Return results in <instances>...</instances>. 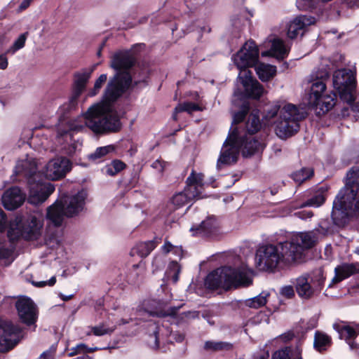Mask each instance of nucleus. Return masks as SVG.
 Returning a JSON list of instances; mask_svg holds the SVG:
<instances>
[{
    "label": "nucleus",
    "instance_id": "2",
    "mask_svg": "<svg viewBox=\"0 0 359 359\" xmlns=\"http://www.w3.org/2000/svg\"><path fill=\"white\" fill-rule=\"evenodd\" d=\"M111 102L104 97L102 102L89 107L84 115L66 122L65 126L58 130L59 135L62 136L72 130L79 131L85 126L97 134L117 132L121 124Z\"/></svg>",
    "mask_w": 359,
    "mask_h": 359
},
{
    "label": "nucleus",
    "instance_id": "7",
    "mask_svg": "<svg viewBox=\"0 0 359 359\" xmlns=\"http://www.w3.org/2000/svg\"><path fill=\"white\" fill-rule=\"evenodd\" d=\"M43 217L40 212H33L26 216H17L11 222L8 237L11 241L22 238L35 241L42 235Z\"/></svg>",
    "mask_w": 359,
    "mask_h": 359
},
{
    "label": "nucleus",
    "instance_id": "4",
    "mask_svg": "<svg viewBox=\"0 0 359 359\" xmlns=\"http://www.w3.org/2000/svg\"><path fill=\"white\" fill-rule=\"evenodd\" d=\"M135 62V57L130 51H120L114 54L111 67L119 72L107 85L104 95L106 100L113 102L130 86L132 78L128 71Z\"/></svg>",
    "mask_w": 359,
    "mask_h": 359
},
{
    "label": "nucleus",
    "instance_id": "57",
    "mask_svg": "<svg viewBox=\"0 0 359 359\" xmlns=\"http://www.w3.org/2000/svg\"><path fill=\"white\" fill-rule=\"evenodd\" d=\"M278 110H279L278 106L273 105L272 107H271L270 108H269L267 109V111H266V114L264 115V118L266 119V121H269L271 118H272L277 114Z\"/></svg>",
    "mask_w": 359,
    "mask_h": 359
},
{
    "label": "nucleus",
    "instance_id": "41",
    "mask_svg": "<svg viewBox=\"0 0 359 359\" xmlns=\"http://www.w3.org/2000/svg\"><path fill=\"white\" fill-rule=\"evenodd\" d=\"M202 108L197 104L193 102H184L179 104L174 110L172 117L175 120H177V114L182 111H187L191 114L195 111H201Z\"/></svg>",
    "mask_w": 359,
    "mask_h": 359
},
{
    "label": "nucleus",
    "instance_id": "23",
    "mask_svg": "<svg viewBox=\"0 0 359 359\" xmlns=\"http://www.w3.org/2000/svg\"><path fill=\"white\" fill-rule=\"evenodd\" d=\"M63 207L62 201L57 200L47 208L46 218L54 226H61L67 217Z\"/></svg>",
    "mask_w": 359,
    "mask_h": 359
},
{
    "label": "nucleus",
    "instance_id": "52",
    "mask_svg": "<svg viewBox=\"0 0 359 359\" xmlns=\"http://www.w3.org/2000/svg\"><path fill=\"white\" fill-rule=\"evenodd\" d=\"M107 76L105 74H101L99 78L95 81L94 88L89 93L90 96H94L98 93L102 85L106 82Z\"/></svg>",
    "mask_w": 359,
    "mask_h": 359
},
{
    "label": "nucleus",
    "instance_id": "22",
    "mask_svg": "<svg viewBox=\"0 0 359 359\" xmlns=\"http://www.w3.org/2000/svg\"><path fill=\"white\" fill-rule=\"evenodd\" d=\"M237 133L238 135V140L241 141V149H242V153L244 156H250L263 149V144L255 140L252 135L247 136L243 134V132L240 131L238 128H237Z\"/></svg>",
    "mask_w": 359,
    "mask_h": 359
},
{
    "label": "nucleus",
    "instance_id": "54",
    "mask_svg": "<svg viewBox=\"0 0 359 359\" xmlns=\"http://www.w3.org/2000/svg\"><path fill=\"white\" fill-rule=\"evenodd\" d=\"M280 293L286 298H292L294 296V291L291 285H286L280 289Z\"/></svg>",
    "mask_w": 359,
    "mask_h": 359
},
{
    "label": "nucleus",
    "instance_id": "12",
    "mask_svg": "<svg viewBox=\"0 0 359 359\" xmlns=\"http://www.w3.org/2000/svg\"><path fill=\"white\" fill-rule=\"evenodd\" d=\"M22 337V330L11 322L0 324V352L13 348Z\"/></svg>",
    "mask_w": 359,
    "mask_h": 359
},
{
    "label": "nucleus",
    "instance_id": "58",
    "mask_svg": "<svg viewBox=\"0 0 359 359\" xmlns=\"http://www.w3.org/2000/svg\"><path fill=\"white\" fill-rule=\"evenodd\" d=\"M56 282V278L55 276H52L48 280L46 281H33L32 283L34 286L38 287H44L46 285L53 286L55 285Z\"/></svg>",
    "mask_w": 359,
    "mask_h": 359
},
{
    "label": "nucleus",
    "instance_id": "29",
    "mask_svg": "<svg viewBox=\"0 0 359 359\" xmlns=\"http://www.w3.org/2000/svg\"><path fill=\"white\" fill-rule=\"evenodd\" d=\"M336 95L334 93H328L327 91L320 97L318 103H313L312 107L319 109L318 114H325L330 110L335 104Z\"/></svg>",
    "mask_w": 359,
    "mask_h": 359
},
{
    "label": "nucleus",
    "instance_id": "53",
    "mask_svg": "<svg viewBox=\"0 0 359 359\" xmlns=\"http://www.w3.org/2000/svg\"><path fill=\"white\" fill-rule=\"evenodd\" d=\"M318 0H297V5L300 10H309L313 8Z\"/></svg>",
    "mask_w": 359,
    "mask_h": 359
},
{
    "label": "nucleus",
    "instance_id": "21",
    "mask_svg": "<svg viewBox=\"0 0 359 359\" xmlns=\"http://www.w3.org/2000/svg\"><path fill=\"white\" fill-rule=\"evenodd\" d=\"M333 328L339 333L341 339H345L351 349L355 348V344L351 341L359 334V325H351L345 322L334 323Z\"/></svg>",
    "mask_w": 359,
    "mask_h": 359
},
{
    "label": "nucleus",
    "instance_id": "19",
    "mask_svg": "<svg viewBox=\"0 0 359 359\" xmlns=\"http://www.w3.org/2000/svg\"><path fill=\"white\" fill-rule=\"evenodd\" d=\"M2 203L4 208L13 210L20 207L25 200V195L17 187L7 189L2 196Z\"/></svg>",
    "mask_w": 359,
    "mask_h": 359
},
{
    "label": "nucleus",
    "instance_id": "17",
    "mask_svg": "<svg viewBox=\"0 0 359 359\" xmlns=\"http://www.w3.org/2000/svg\"><path fill=\"white\" fill-rule=\"evenodd\" d=\"M322 283L323 280H319L318 285H315V283L311 285L309 276H301L296 278L294 286L299 297L302 299H308L313 297L316 292L320 290Z\"/></svg>",
    "mask_w": 359,
    "mask_h": 359
},
{
    "label": "nucleus",
    "instance_id": "38",
    "mask_svg": "<svg viewBox=\"0 0 359 359\" xmlns=\"http://www.w3.org/2000/svg\"><path fill=\"white\" fill-rule=\"evenodd\" d=\"M181 272V267L177 262H171L165 271V278L176 283L179 280V274Z\"/></svg>",
    "mask_w": 359,
    "mask_h": 359
},
{
    "label": "nucleus",
    "instance_id": "56",
    "mask_svg": "<svg viewBox=\"0 0 359 359\" xmlns=\"http://www.w3.org/2000/svg\"><path fill=\"white\" fill-rule=\"evenodd\" d=\"M246 114H247V112L244 110L236 113L233 115L232 126H231V128H238L237 127H234L233 125H236V124L241 122L245 117Z\"/></svg>",
    "mask_w": 359,
    "mask_h": 359
},
{
    "label": "nucleus",
    "instance_id": "45",
    "mask_svg": "<svg viewBox=\"0 0 359 359\" xmlns=\"http://www.w3.org/2000/svg\"><path fill=\"white\" fill-rule=\"evenodd\" d=\"M125 166L126 165L123 162L115 160L105 167L104 172L108 175L114 176L123 170Z\"/></svg>",
    "mask_w": 359,
    "mask_h": 359
},
{
    "label": "nucleus",
    "instance_id": "9",
    "mask_svg": "<svg viewBox=\"0 0 359 359\" xmlns=\"http://www.w3.org/2000/svg\"><path fill=\"white\" fill-rule=\"evenodd\" d=\"M240 150L241 141L238 140L237 128H231L222 147L217 162V169L220 170L222 166L235 163L238 160Z\"/></svg>",
    "mask_w": 359,
    "mask_h": 359
},
{
    "label": "nucleus",
    "instance_id": "42",
    "mask_svg": "<svg viewBox=\"0 0 359 359\" xmlns=\"http://www.w3.org/2000/svg\"><path fill=\"white\" fill-rule=\"evenodd\" d=\"M331 343L330 337L322 332H317L314 337V346L319 351L325 350L326 346H330Z\"/></svg>",
    "mask_w": 359,
    "mask_h": 359
},
{
    "label": "nucleus",
    "instance_id": "26",
    "mask_svg": "<svg viewBox=\"0 0 359 359\" xmlns=\"http://www.w3.org/2000/svg\"><path fill=\"white\" fill-rule=\"evenodd\" d=\"M359 271V264H343L334 269L335 275L332 278L333 283H337L356 273Z\"/></svg>",
    "mask_w": 359,
    "mask_h": 359
},
{
    "label": "nucleus",
    "instance_id": "44",
    "mask_svg": "<svg viewBox=\"0 0 359 359\" xmlns=\"http://www.w3.org/2000/svg\"><path fill=\"white\" fill-rule=\"evenodd\" d=\"M231 348V344L224 341H207L204 344V348L207 351H218L229 350Z\"/></svg>",
    "mask_w": 359,
    "mask_h": 359
},
{
    "label": "nucleus",
    "instance_id": "30",
    "mask_svg": "<svg viewBox=\"0 0 359 359\" xmlns=\"http://www.w3.org/2000/svg\"><path fill=\"white\" fill-rule=\"evenodd\" d=\"M302 349L299 346L286 347L276 351L273 359H302Z\"/></svg>",
    "mask_w": 359,
    "mask_h": 359
},
{
    "label": "nucleus",
    "instance_id": "62",
    "mask_svg": "<svg viewBox=\"0 0 359 359\" xmlns=\"http://www.w3.org/2000/svg\"><path fill=\"white\" fill-rule=\"evenodd\" d=\"M8 66V59L6 53L0 54V70H5Z\"/></svg>",
    "mask_w": 359,
    "mask_h": 359
},
{
    "label": "nucleus",
    "instance_id": "28",
    "mask_svg": "<svg viewBox=\"0 0 359 359\" xmlns=\"http://www.w3.org/2000/svg\"><path fill=\"white\" fill-rule=\"evenodd\" d=\"M90 72L82 70L74 74L73 97L78 98L86 88V84L90 77Z\"/></svg>",
    "mask_w": 359,
    "mask_h": 359
},
{
    "label": "nucleus",
    "instance_id": "50",
    "mask_svg": "<svg viewBox=\"0 0 359 359\" xmlns=\"http://www.w3.org/2000/svg\"><path fill=\"white\" fill-rule=\"evenodd\" d=\"M95 350H97V348H89L85 344L81 343L72 348L68 355L69 356H74L78 354L90 353Z\"/></svg>",
    "mask_w": 359,
    "mask_h": 359
},
{
    "label": "nucleus",
    "instance_id": "24",
    "mask_svg": "<svg viewBox=\"0 0 359 359\" xmlns=\"http://www.w3.org/2000/svg\"><path fill=\"white\" fill-rule=\"evenodd\" d=\"M290 47L286 46L283 40L276 38L271 41L270 49L262 52V55L271 56L278 60H283L288 55Z\"/></svg>",
    "mask_w": 359,
    "mask_h": 359
},
{
    "label": "nucleus",
    "instance_id": "31",
    "mask_svg": "<svg viewBox=\"0 0 359 359\" xmlns=\"http://www.w3.org/2000/svg\"><path fill=\"white\" fill-rule=\"evenodd\" d=\"M194 198H199V191L192 190L190 191L186 188L184 191L180 192L172 197V203L177 208H179Z\"/></svg>",
    "mask_w": 359,
    "mask_h": 359
},
{
    "label": "nucleus",
    "instance_id": "3",
    "mask_svg": "<svg viewBox=\"0 0 359 359\" xmlns=\"http://www.w3.org/2000/svg\"><path fill=\"white\" fill-rule=\"evenodd\" d=\"M259 60V50L253 41H247L241 50L232 57V60L240 72L238 81L242 84L247 96L258 99L264 93L263 86L252 76L249 67L255 65Z\"/></svg>",
    "mask_w": 359,
    "mask_h": 359
},
{
    "label": "nucleus",
    "instance_id": "8",
    "mask_svg": "<svg viewBox=\"0 0 359 359\" xmlns=\"http://www.w3.org/2000/svg\"><path fill=\"white\" fill-rule=\"evenodd\" d=\"M304 117V114L292 104H285L280 110L279 118L275 122V131L281 139H285L296 133L299 128V121Z\"/></svg>",
    "mask_w": 359,
    "mask_h": 359
},
{
    "label": "nucleus",
    "instance_id": "36",
    "mask_svg": "<svg viewBox=\"0 0 359 359\" xmlns=\"http://www.w3.org/2000/svg\"><path fill=\"white\" fill-rule=\"evenodd\" d=\"M14 260L13 251L4 242L0 241V262L5 266L9 265Z\"/></svg>",
    "mask_w": 359,
    "mask_h": 359
},
{
    "label": "nucleus",
    "instance_id": "16",
    "mask_svg": "<svg viewBox=\"0 0 359 359\" xmlns=\"http://www.w3.org/2000/svg\"><path fill=\"white\" fill-rule=\"evenodd\" d=\"M20 320L27 325L34 324L37 318L36 306L27 297L19 299L15 304Z\"/></svg>",
    "mask_w": 359,
    "mask_h": 359
},
{
    "label": "nucleus",
    "instance_id": "11",
    "mask_svg": "<svg viewBox=\"0 0 359 359\" xmlns=\"http://www.w3.org/2000/svg\"><path fill=\"white\" fill-rule=\"evenodd\" d=\"M333 86L341 97H348V102L351 104L353 101L351 92L355 88V79L350 72L346 69L335 71L333 74Z\"/></svg>",
    "mask_w": 359,
    "mask_h": 359
},
{
    "label": "nucleus",
    "instance_id": "40",
    "mask_svg": "<svg viewBox=\"0 0 359 359\" xmlns=\"http://www.w3.org/2000/svg\"><path fill=\"white\" fill-rule=\"evenodd\" d=\"M155 247L156 245L154 241L140 243L133 249V252L144 257H147L155 248Z\"/></svg>",
    "mask_w": 359,
    "mask_h": 359
},
{
    "label": "nucleus",
    "instance_id": "15",
    "mask_svg": "<svg viewBox=\"0 0 359 359\" xmlns=\"http://www.w3.org/2000/svg\"><path fill=\"white\" fill-rule=\"evenodd\" d=\"M29 184L28 201L34 205L43 203L55 190L53 185L51 184L34 182V179L32 180H29Z\"/></svg>",
    "mask_w": 359,
    "mask_h": 359
},
{
    "label": "nucleus",
    "instance_id": "25",
    "mask_svg": "<svg viewBox=\"0 0 359 359\" xmlns=\"http://www.w3.org/2000/svg\"><path fill=\"white\" fill-rule=\"evenodd\" d=\"M76 100V98L72 96L69 101L65 102L58 108L57 111L59 121L57 124V130L62 129V128L65 126L66 122L69 120L70 114L72 110L75 109L77 104Z\"/></svg>",
    "mask_w": 359,
    "mask_h": 359
},
{
    "label": "nucleus",
    "instance_id": "63",
    "mask_svg": "<svg viewBox=\"0 0 359 359\" xmlns=\"http://www.w3.org/2000/svg\"><path fill=\"white\" fill-rule=\"evenodd\" d=\"M32 1V0H23L18 8V11L21 12L27 8L29 6Z\"/></svg>",
    "mask_w": 359,
    "mask_h": 359
},
{
    "label": "nucleus",
    "instance_id": "20",
    "mask_svg": "<svg viewBox=\"0 0 359 359\" xmlns=\"http://www.w3.org/2000/svg\"><path fill=\"white\" fill-rule=\"evenodd\" d=\"M316 22L315 18L306 15H299L293 19L287 25V36L296 38L299 34H303L304 30L309 25Z\"/></svg>",
    "mask_w": 359,
    "mask_h": 359
},
{
    "label": "nucleus",
    "instance_id": "5",
    "mask_svg": "<svg viewBox=\"0 0 359 359\" xmlns=\"http://www.w3.org/2000/svg\"><path fill=\"white\" fill-rule=\"evenodd\" d=\"M253 271L245 265L238 269L224 266L210 273L205 285L210 289L219 287L229 290L231 287H248L252 284Z\"/></svg>",
    "mask_w": 359,
    "mask_h": 359
},
{
    "label": "nucleus",
    "instance_id": "39",
    "mask_svg": "<svg viewBox=\"0 0 359 359\" xmlns=\"http://www.w3.org/2000/svg\"><path fill=\"white\" fill-rule=\"evenodd\" d=\"M325 195L323 191H318L311 198L299 205V208H304L306 206L318 208L325 203Z\"/></svg>",
    "mask_w": 359,
    "mask_h": 359
},
{
    "label": "nucleus",
    "instance_id": "55",
    "mask_svg": "<svg viewBox=\"0 0 359 359\" xmlns=\"http://www.w3.org/2000/svg\"><path fill=\"white\" fill-rule=\"evenodd\" d=\"M56 347L52 346L48 350L43 352L38 359H54Z\"/></svg>",
    "mask_w": 359,
    "mask_h": 359
},
{
    "label": "nucleus",
    "instance_id": "43",
    "mask_svg": "<svg viewBox=\"0 0 359 359\" xmlns=\"http://www.w3.org/2000/svg\"><path fill=\"white\" fill-rule=\"evenodd\" d=\"M260 128V121L258 114H251L246 123V130L250 135L258 131Z\"/></svg>",
    "mask_w": 359,
    "mask_h": 359
},
{
    "label": "nucleus",
    "instance_id": "13",
    "mask_svg": "<svg viewBox=\"0 0 359 359\" xmlns=\"http://www.w3.org/2000/svg\"><path fill=\"white\" fill-rule=\"evenodd\" d=\"M328 76L329 72L326 69L311 75V79L309 81L310 83L309 103L310 105L313 103H318L320 97L327 91L325 80Z\"/></svg>",
    "mask_w": 359,
    "mask_h": 359
},
{
    "label": "nucleus",
    "instance_id": "47",
    "mask_svg": "<svg viewBox=\"0 0 359 359\" xmlns=\"http://www.w3.org/2000/svg\"><path fill=\"white\" fill-rule=\"evenodd\" d=\"M115 330L114 326H109L106 323H102L96 326L91 327V331L95 336H102L109 334Z\"/></svg>",
    "mask_w": 359,
    "mask_h": 359
},
{
    "label": "nucleus",
    "instance_id": "6",
    "mask_svg": "<svg viewBox=\"0 0 359 359\" xmlns=\"http://www.w3.org/2000/svg\"><path fill=\"white\" fill-rule=\"evenodd\" d=\"M358 179L359 167L354 166L348 171L345 185L339 190L333 201L331 216L335 225L343 224L352 209V201L359 191Z\"/></svg>",
    "mask_w": 359,
    "mask_h": 359
},
{
    "label": "nucleus",
    "instance_id": "10",
    "mask_svg": "<svg viewBox=\"0 0 359 359\" xmlns=\"http://www.w3.org/2000/svg\"><path fill=\"white\" fill-rule=\"evenodd\" d=\"M70 170L69 160L60 156L49 160L41 169V173L49 180H58L63 178Z\"/></svg>",
    "mask_w": 359,
    "mask_h": 359
},
{
    "label": "nucleus",
    "instance_id": "48",
    "mask_svg": "<svg viewBox=\"0 0 359 359\" xmlns=\"http://www.w3.org/2000/svg\"><path fill=\"white\" fill-rule=\"evenodd\" d=\"M27 35L28 32H25L20 34L18 36V38L14 41L13 46L8 49L6 53L14 54L16 51L22 48L25 46Z\"/></svg>",
    "mask_w": 359,
    "mask_h": 359
},
{
    "label": "nucleus",
    "instance_id": "14",
    "mask_svg": "<svg viewBox=\"0 0 359 359\" xmlns=\"http://www.w3.org/2000/svg\"><path fill=\"white\" fill-rule=\"evenodd\" d=\"M86 198L87 192L81 190L75 194L65 196L60 199L62 201L67 217H72L81 212L84 208Z\"/></svg>",
    "mask_w": 359,
    "mask_h": 359
},
{
    "label": "nucleus",
    "instance_id": "1",
    "mask_svg": "<svg viewBox=\"0 0 359 359\" xmlns=\"http://www.w3.org/2000/svg\"><path fill=\"white\" fill-rule=\"evenodd\" d=\"M314 241L313 232H302L283 242L264 244L256 251L255 266L262 271L273 272L299 263Z\"/></svg>",
    "mask_w": 359,
    "mask_h": 359
},
{
    "label": "nucleus",
    "instance_id": "60",
    "mask_svg": "<svg viewBox=\"0 0 359 359\" xmlns=\"http://www.w3.org/2000/svg\"><path fill=\"white\" fill-rule=\"evenodd\" d=\"M6 215L2 210H0V231H3L7 227Z\"/></svg>",
    "mask_w": 359,
    "mask_h": 359
},
{
    "label": "nucleus",
    "instance_id": "37",
    "mask_svg": "<svg viewBox=\"0 0 359 359\" xmlns=\"http://www.w3.org/2000/svg\"><path fill=\"white\" fill-rule=\"evenodd\" d=\"M332 231V225L328 221V219H323L320 221L319 224L318 228L315 229L313 231H310L309 232H313V234L315 236V241L310 246V248H312L316 241H318L319 236H325L328 233L331 232Z\"/></svg>",
    "mask_w": 359,
    "mask_h": 359
},
{
    "label": "nucleus",
    "instance_id": "32",
    "mask_svg": "<svg viewBox=\"0 0 359 359\" xmlns=\"http://www.w3.org/2000/svg\"><path fill=\"white\" fill-rule=\"evenodd\" d=\"M186 183L188 191H199V198H202L201 196V189H202L204 185V175L203 173L196 172L193 170L190 175L187 177Z\"/></svg>",
    "mask_w": 359,
    "mask_h": 359
},
{
    "label": "nucleus",
    "instance_id": "51",
    "mask_svg": "<svg viewBox=\"0 0 359 359\" xmlns=\"http://www.w3.org/2000/svg\"><path fill=\"white\" fill-rule=\"evenodd\" d=\"M161 248L163 252L165 254L172 252L177 256H182V250L181 247L173 245L168 241H165Z\"/></svg>",
    "mask_w": 359,
    "mask_h": 359
},
{
    "label": "nucleus",
    "instance_id": "33",
    "mask_svg": "<svg viewBox=\"0 0 359 359\" xmlns=\"http://www.w3.org/2000/svg\"><path fill=\"white\" fill-rule=\"evenodd\" d=\"M255 70L259 79L267 81L272 79L276 74V67L268 64L259 63Z\"/></svg>",
    "mask_w": 359,
    "mask_h": 359
},
{
    "label": "nucleus",
    "instance_id": "27",
    "mask_svg": "<svg viewBox=\"0 0 359 359\" xmlns=\"http://www.w3.org/2000/svg\"><path fill=\"white\" fill-rule=\"evenodd\" d=\"M36 161L33 158H27L25 160L19 161L15 167V171L18 174H22L29 180H32V177L36 172Z\"/></svg>",
    "mask_w": 359,
    "mask_h": 359
},
{
    "label": "nucleus",
    "instance_id": "49",
    "mask_svg": "<svg viewBox=\"0 0 359 359\" xmlns=\"http://www.w3.org/2000/svg\"><path fill=\"white\" fill-rule=\"evenodd\" d=\"M115 148L113 145H107L104 147H98L94 153L90 155V158L95 160L102 158L107 154L111 153L114 151Z\"/></svg>",
    "mask_w": 359,
    "mask_h": 359
},
{
    "label": "nucleus",
    "instance_id": "46",
    "mask_svg": "<svg viewBox=\"0 0 359 359\" xmlns=\"http://www.w3.org/2000/svg\"><path fill=\"white\" fill-rule=\"evenodd\" d=\"M313 175V171L311 168H302L295 172L292 175L293 180L298 184H301L305 180L309 179Z\"/></svg>",
    "mask_w": 359,
    "mask_h": 359
},
{
    "label": "nucleus",
    "instance_id": "59",
    "mask_svg": "<svg viewBox=\"0 0 359 359\" xmlns=\"http://www.w3.org/2000/svg\"><path fill=\"white\" fill-rule=\"evenodd\" d=\"M353 208L347 215V217L346 219L345 222L343 224V225L346 222L347 219L349 215H351L353 212L359 213V194L355 196V198L352 201ZM342 226V224L341 225Z\"/></svg>",
    "mask_w": 359,
    "mask_h": 359
},
{
    "label": "nucleus",
    "instance_id": "64",
    "mask_svg": "<svg viewBox=\"0 0 359 359\" xmlns=\"http://www.w3.org/2000/svg\"><path fill=\"white\" fill-rule=\"evenodd\" d=\"M152 167L157 169L159 172H161L163 170L164 165L162 161L156 160L152 163Z\"/></svg>",
    "mask_w": 359,
    "mask_h": 359
},
{
    "label": "nucleus",
    "instance_id": "34",
    "mask_svg": "<svg viewBox=\"0 0 359 359\" xmlns=\"http://www.w3.org/2000/svg\"><path fill=\"white\" fill-rule=\"evenodd\" d=\"M62 238V231L61 229L53 230L49 227L46 235L45 243L48 248L54 249L60 245Z\"/></svg>",
    "mask_w": 359,
    "mask_h": 359
},
{
    "label": "nucleus",
    "instance_id": "35",
    "mask_svg": "<svg viewBox=\"0 0 359 359\" xmlns=\"http://www.w3.org/2000/svg\"><path fill=\"white\" fill-rule=\"evenodd\" d=\"M270 296V292L268 291H262L259 295L245 299L244 302L245 306L253 308V309H259L262 306H264L266 302L267 299Z\"/></svg>",
    "mask_w": 359,
    "mask_h": 359
},
{
    "label": "nucleus",
    "instance_id": "61",
    "mask_svg": "<svg viewBox=\"0 0 359 359\" xmlns=\"http://www.w3.org/2000/svg\"><path fill=\"white\" fill-rule=\"evenodd\" d=\"M297 217L302 219H306L313 217V212L310 210H302L295 212L294 214Z\"/></svg>",
    "mask_w": 359,
    "mask_h": 359
},
{
    "label": "nucleus",
    "instance_id": "18",
    "mask_svg": "<svg viewBox=\"0 0 359 359\" xmlns=\"http://www.w3.org/2000/svg\"><path fill=\"white\" fill-rule=\"evenodd\" d=\"M193 236L216 238L219 234V227L214 217H208L198 226H193L190 229Z\"/></svg>",
    "mask_w": 359,
    "mask_h": 359
}]
</instances>
